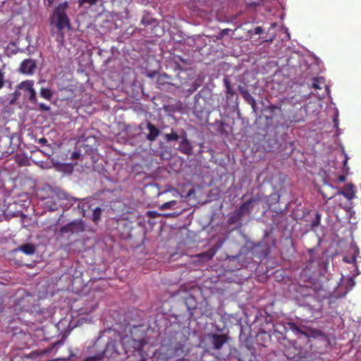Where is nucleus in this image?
I'll list each match as a JSON object with an SVG mask.
<instances>
[{
    "instance_id": "obj_1",
    "label": "nucleus",
    "mask_w": 361,
    "mask_h": 361,
    "mask_svg": "<svg viewBox=\"0 0 361 361\" xmlns=\"http://www.w3.org/2000/svg\"><path fill=\"white\" fill-rule=\"evenodd\" d=\"M69 4L67 1L59 4L53 10L51 15V22L55 24L59 32L65 29H71L70 19L67 15Z\"/></svg>"
},
{
    "instance_id": "obj_2",
    "label": "nucleus",
    "mask_w": 361,
    "mask_h": 361,
    "mask_svg": "<svg viewBox=\"0 0 361 361\" xmlns=\"http://www.w3.org/2000/svg\"><path fill=\"white\" fill-rule=\"evenodd\" d=\"M230 337L227 334H219L209 333L205 336V346L207 350L214 351L218 353L217 357H220L219 352L228 342ZM215 354V353H213Z\"/></svg>"
},
{
    "instance_id": "obj_3",
    "label": "nucleus",
    "mask_w": 361,
    "mask_h": 361,
    "mask_svg": "<svg viewBox=\"0 0 361 361\" xmlns=\"http://www.w3.org/2000/svg\"><path fill=\"white\" fill-rule=\"evenodd\" d=\"M104 360L116 361V358L121 355L118 343L116 339L109 338L103 349H99Z\"/></svg>"
},
{
    "instance_id": "obj_4",
    "label": "nucleus",
    "mask_w": 361,
    "mask_h": 361,
    "mask_svg": "<svg viewBox=\"0 0 361 361\" xmlns=\"http://www.w3.org/2000/svg\"><path fill=\"white\" fill-rule=\"evenodd\" d=\"M185 355V345L181 343H177L174 345L168 347L164 353L163 358L169 360L171 359L184 358Z\"/></svg>"
},
{
    "instance_id": "obj_5",
    "label": "nucleus",
    "mask_w": 361,
    "mask_h": 361,
    "mask_svg": "<svg viewBox=\"0 0 361 361\" xmlns=\"http://www.w3.org/2000/svg\"><path fill=\"white\" fill-rule=\"evenodd\" d=\"M85 231V225L82 220H74L62 226L59 233L61 235L67 233L79 234Z\"/></svg>"
},
{
    "instance_id": "obj_6",
    "label": "nucleus",
    "mask_w": 361,
    "mask_h": 361,
    "mask_svg": "<svg viewBox=\"0 0 361 361\" xmlns=\"http://www.w3.org/2000/svg\"><path fill=\"white\" fill-rule=\"evenodd\" d=\"M61 200H69V196L64 192H54L52 195L46 199L45 204L51 211L56 210Z\"/></svg>"
},
{
    "instance_id": "obj_7",
    "label": "nucleus",
    "mask_w": 361,
    "mask_h": 361,
    "mask_svg": "<svg viewBox=\"0 0 361 361\" xmlns=\"http://www.w3.org/2000/svg\"><path fill=\"white\" fill-rule=\"evenodd\" d=\"M18 88L22 90L24 92L28 93V100L32 104L37 103V94L34 89V81L31 80H27L21 82L18 85Z\"/></svg>"
},
{
    "instance_id": "obj_8",
    "label": "nucleus",
    "mask_w": 361,
    "mask_h": 361,
    "mask_svg": "<svg viewBox=\"0 0 361 361\" xmlns=\"http://www.w3.org/2000/svg\"><path fill=\"white\" fill-rule=\"evenodd\" d=\"M36 68V63L35 60L31 59H27L23 60L20 66V71L21 73L24 74L31 75L34 73L35 69Z\"/></svg>"
},
{
    "instance_id": "obj_9",
    "label": "nucleus",
    "mask_w": 361,
    "mask_h": 361,
    "mask_svg": "<svg viewBox=\"0 0 361 361\" xmlns=\"http://www.w3.org/2000/svg\"><path fill=\"white\" fill-rule=\"evenodd\" d=\"M139 331L140 326H134L130 331L131 336H126L123 337L121 340V343L124 345L126 343H128L131 338L134 341H141L143 339L144 335L143 333H141L140 335H137Z\"/></svg>"
},
{
    "instance_id": "obj_10",
    "label": "nucleus",
    "mask_w": 361,
    "mask_h": 361,
    "mask_svg": "<svg viewBox=\"0 0 361 361\" xmlns=\"http://www.w3.org/2000/svg\"><path fill=\"white\" fill-rule=\"evenodd\" d=\"M338 194L342 195L348 200H352L355 197V188L352 183L346 184Z\"/></svg>"
},
{
    "instance_id": "obj_11",
    "label": "nucleus",
    "mask_w": 361,
    "mask_h": 361,
    "mask_svg": "<svg viewBox=\"0 0 361 361\" xmlns=\"http://www.w3.org/2000/svg\"><path fill=\"white\" fill-rule=\"evenodd\" d=\"M178 149L184 154L190 155L192 153V147L187 138V135L185 133L184 136L182 137V140L180 142Z\"/></svg>"
},
{
    "instance_id": "obj_12",
    "label": "nucleus",
    "mask_w": 361,
    "mask_h": 361,
    "mask_svg": "<svg viewBox=\"0 0 361 361\" xmlns=\"http://www.w3.org/2000/svg\"><path fill=\"white\" fill-rule=\"evenodd\" d=\"M289 329L295 333V335H303L306 337H309L310 330L305 326H299L294 322L288 323Z\"/></svg>"
},
{
    "instance_id": "obj_13",
    "label": "nucleus",
    "mask_w": 361,
    "mask_h": 361,
    "mask_svg": "<svg viewBox=\"0 0 361 361\" xmlns=\"http://www.w3.org/2000/svg\"><path fill=\"white\" fill-rule=\"evenodd\" d=\"M92 352L95 353L94 355L85 357L82 361H106L104 360L99 350V341H97L92 347Z\"/></svg>"
},
{
    "instance_id": "obj_14",
    "label": "nucleus",
    "mask_w": 361,
    "mask_h": 361,
    "mask_svg": "<svg viewBox=\"0 0 361 361\" xmlns=\"http://www.w3.org/2000/svg\"><path fill=\"white\" fill-rule=\"evenodd\" d=\"M147 129L149 133L146 135V138L150 141H154L160 134V130L152 123H147Z\"/></svg>"
},
{
    "instance_id": "obj_15",
    "label": "nucleus",
    "mask_w": 361,
    "mask_h": 361,
    "mask_svg": "<svg viewBox=\"0 0 361 361\" xmlns=\"http://www.w3.org/2000/svg\"><path fill=\"white\" fill-rule=\"evenodd\" d=\"M255 201V198H251L244 202L238 209V216H242L245 214H250L252 209V204Z\"/></svg>"
},
{
    "instance_id": "obj_16",
    "label": "nucleus",
    "mask_w": 361,
    "mask_h": 361,
    "mask_svg": "<svg viewBox=\"0 0 361 361\" xmlns=\"http://www.w3.org/2000/svg\"><path fill=\"white\" fill-rule=\"evenodd\" d=\"M185 304L188 311L190 312V314H193L192 311L195 310L197 305V302L195 297L192 295H188L185 298Z\"/></svg>"
},
{
    "instance_id": "obj_17",
    "label": "nucleus",
    "mask_w": 361,
    "mask_h": 361,
    "mask_svg": "<svg viewBox=\"0 0 361 361\" xmlns=\"http://www.w3.org/2000/svg\"><path fill=\"white\" fill-rule=\"evenodd\" d=\"M20 251L27 255H32L35 252V247L33 244L31 243H25L20 246H19L16 251Z\"/></svg>"
},
{
    "instance_id": "obj_18",
    "label": "nucleus",
    "mask_w": 361,
    "mask_h": 361,
    "mask_svg": "<svg viewBox=\"0 0 361 361\" xmlns=\"http://www.w3.org/2000/svg\"><path fill=\"white\" fill-rule=\"evenodd\" d=\"M242 97L245 99V101L249 104L254 112H256L257 110V102L255 98L250 94L248 90L246 92H243Z\"/></svg>"
},
{
    "instance_id": "obj_19",
    "label": "nucleus",
    "mask_w": 361,
    "mask_h": 361,
    "mask_svg": "<svg viewBox=\"0 0 361 361\" xmlns=\"http://www.w3.org/2000/svg\"><path fill=\"white\" fill-rule=\"evenodd\" d=\"M98 307V304L96 302H91L90 304H86L84 307L80 309V312L82 314H90L94 311Z\"/></svg>"
},
{
    "instance_id": "obj_20",
    "label": "nucleus",
    "mask_w": 361,
    "mask_h": 361,
    "mask_svg": "<svg viewBox=\"0 0 361 361\" xmlns=\"http://www.w3.org/2000/svg\"><path fill=\"white\" fill-rule=\"evenodd\" d=\"M224 84L226 88V94L233 97L235 94V92L231 87V82L227 78H224Z\"/></svg>"
},
{
    "instance_id": "obj_21",
    "label": "nucleus",
    "mask_w": 361,
    "mask_h": 361,
    "mask_svg": "<svg viewBox=\"0 0 361 361\" xmlns=\"http://www.w3.org/2000/svg\"><path fill=\"white\" fill-rule=\"evenodd\" d=\"M39 94H40V97H42V98L47 99V100H50L51 99V97H53V92H51V90L50 89L46 88V87H42L40 89Z\"/></svg>"
},
{
    "instance_id": "obj_22",
    "label": "nucleus",
    "mask_w": 361,
    "mask_h": 361,
    "mask_svg": "<svg viewBox=\"0 0 361 361\" xmlns=\"http://www.w3.org/2000/svg\"><path fill=\"white\" fill-rule=\"evenodd\" d=\"M180 137L173 129L171 130L170 133H166L165 135V140L166 142L178 141L180 139Z\"/></svg>"
},
{
    "instance_id": "obj_23",
    "label": "nucleus",
    "mask_w": 361,
    "mask_h": 361,
    "mask_svg": "<svg viewBox=\"0 0 361 361\" xmlns=\"http://www.w3.org/2000/svg\"><path fill=\"white\" fill-rule=\"evenodd\" d=\"M102 216V209L100 207H97L93 210L92 214V221L97 224V222L100 220Z\"/></svg>"
},
{
    "instance_id": "obj_24",
    "label": "nucleus",
    "mask_w": 361,
    "mask_h": 361,
    "mask_svg": "<svg viewBox=\"0 0 361 361\" xmlns=\"http://www.w3.org/2000/svg\"><path fill=\"white\" fill-rule=\"evenodd\" d=\"M324 83V78H314L313 79V82L312 84V88L315 90H321V84Z\"/></svg>"
},
{
    "instance_id": "obj_25",
    "label": "nucleus",
    "mask_w": 361,
    "mask_h": 361,
    "mask_svg": "<svg viewBox=\"0 0 361 361\" xmlns=\"http://www.w3.org/2000/svg\"><path fill=\"white\" fill-rule=\"evenodd\" d=\"M101 0H78L79 7L84 6L85 4L93 6L97 4Z\"/></svg>"
},
{
    "instance_id": "obj_26",
    "label": "nucleus",
    "mask_w": 361,
    "mask_h": 361,
    "mask_svg": "<svg viewBox=\"0 0 361 361\" xmlns=\"http://www.w3.org/2000/svg\"><path fill=\"white\" fill-rule=\"evenodd\" d=\"M177 204V201L171 200L162 204L160 206L161 209H169L174 207Z\"/></svg>"
},
{
    "instance_id": "obj_27",
    "label": "nucleus",
    "mask_w": 361,
    "mask_h": 361,
    "mask_svg": "<svg viewBox=\"0 0 361 361\" xmlns=\"http://www.w3.org/2000/svg\"><path fill=\"white\" fill-rule=\"evenodd\" d=\"M321 218L322 215L319 212H317L314 219L311 222V226L312 228L318 226L320 224Z\"/></svg>"
},
{
    "instance_id": "obj_28",
    "label": "nucleus",
    "mask_w": 361,
    "mask_h": 361,
    "mask_svg": "<svg viewBox=\"0 0 361 361\" xmlns=\"http://www.w3.org/2000/svg\"><path fill=\"white\" fill-rule=\"evenodd\" d=\"M171 76L168 75L166 73H162L159 75L158 80H163L164 83L166 84H172L171 82Z\"/></svg>"
},
{
    "instance_id": "obj_29",
    "label": "nucleus",
    "mask_w": 361,
    "mask_h": 361,
    "mask_svg": "<svg viewBox=\"0 0 361 361\" xmlns=\"http://www.w3.org/2000/svg\"><path fill=\"white\" fill-rule=\"evenodd\" d=\"M215 255V251L213 249H211L207 252H204L201 254V256L205 257L207 259H211Z\"/></svg>"
},
{
    "instance_id": "obj_30",
    "label": "nucleus",
    "mask_w": 361,
    "mask_h": 361,
    "mask_svg": "<svg viewBox=\"0 0 361 361\" xmlns=\"http://www.w3.org/2000/svg\"><path fill=\"white\" fill-rule=\"evenodd\" d=\"M79 209L81 210L83 216H85V213L86 210L89 208V205L87 203H79L78 205Z\"/></svg>"
},
{
    "instance_id": "obj_31",
    "label": "nucleus",
    "mask_w": 361,
    "mask_h": 361,
    "mask_svg": "<svg viewBox=\"0 0 361 361\" xmlns=\"http://www.w3.org/2000/svg\"><path fill=\"white\" fill-rule=\"evenodd\" d=\"M141 23L143 25H148L151 24V19H149V16H143L141 20Z\"/></svg>"
},
{
    "instance_id": "obj_32",
    "label": "nucleus",
    "mask_w": 361,
    "mask_h": 361,
    "mask_svg": "<svg viewBox=\"0 0 361 361\" xmlns=\"http://www.w3.org/2000/svg\"><path fill=\"white\" fill-rule=\"evenodd\" d=\"M39 109L41 110V111H48L50 110V107L49 106L44 104V103H40L39 104Z\"/></svg>"
},
{
    "instance_id": "obj_33",
    "label": "nucleus",
    "mask_w": 361,
    "mask_h": 361,
    "mask_svg": "<svg viewBox=\"0 0 361 361\" xmlns=\"http://www.w3.org/2000/svg\"><path fill=\"white\" fill-rule=\"evenodd\" d=\"M276 109L281 110V106H277L274 104H271L268 106V110L271 114H273Z\"/></svg>"
},
{
    "instance_id": "obj_34",
    "label": "nucleus",
    "mask_w": 361,
    "mask_h": 361,
    "mask_svg": "<svg viewBox=\"0 0 361 361\" xmlns=\"http://www.w3.org/2000/svg\"><path fill=\"white\" fill-rule=\"evenodd\" d=\"M4 85V73L0 71V89L3 87Z\"/></svg>"
},
{
    "instance_id": "obj_35",
    "label": "nucleus",
    "mask_w": 361,
    "mask_h": 361,
    "mask_svg": "<svg viewBox=\"0 0 361 361\" xmlns=\"http://www.w3.org/2000/svg\"><path fill=\"white\" fill-rule=\"evenodd\" d=\"M238 90L241 95L243 94V92H246L247 91V90L245 88V87L242 86V85H239L238 87Z\"/></svg>"
},
{
    "instance_id": "obj_36",
    "label": "nucleus",
    "mask_w": 361,
    "mask_h": 361,
    "mask_svg": "<svg viewBox=\"0 0 361 361\" xmlns=\"http://www.w3.org/2000/svg\"><path fill=\"white\" fill-rule=\"evenodd\" d=\"M38 143L42 145H47L48 143V141L46 138L42 137L38 140Z\"/></svg>"
},
{
    "instance_id": "obj_37",
    "label": "nucleus",
    "mask_w": 361,
    "mask_h": 361,
    "mask_svg": "<svg viewBox=\"0 0 361 361\" xmlns=\"http://www.w3.org/2000/svg\"><path fill=\"white\" fill-rule=\"evenodd\" d=\"M56 0H45V4L47 6L50 7L53 5Z\"/></svg>"
},
{
    "instance_id": "obj_38",
    "label": "nucleus",
    "mask_w": 361,
    "mask_h": 361,
    "mask_svg": "<svg viewBox=\"0 0 361 361\" xmlns=\"http://www.w3.org/2000/svg\"><path fill=\"white\" fill-rule=\"evenodd\" d=\"M348 159V158L347 157V154H345V159L343 160V169H345V168H346Z\"/></svg>"
},
{
    "instance_id": "obj_39",
    "label": "nucleus",
    "mask_w": 361,
    "mask_h": 361,
    "mask_svg": "<svg viewBox=\"0 0 361 361\" xmlns=\"http://www.w3.org/2000/svg\"><path fill=\"white\" fill-rule=\"evenodd\" d=\"M256 34H260L262 32V28L261 27H257L255 28V32Z\"/></svg>"
},
{
    "instance_id": "obj_40",
    "label": "nucleus",
    "mask_w": 361,
    "mask_h": 361,
    "mask_svg": "<svg viewBox=\"0 0 361 361\" xmlns=\"http://www.w3.org/2000/svg\"><path fill=\"white\" fill-rule=\"evenodd\" d=\"M338 179L340 181H344L345 180V177L343 176H340Z\"/></svg>"
},
{
    "instance_id": "obj_41",
    "label": "nucleus",
    "mask_w": 361,
    "mask_h": 361,
    "mask_svg": "<svg viewBox=\"0 0 361 361\" xmlns=\"http://www.w3.org/2000/svg\"><path fill=\"white\" fill-rule=\"evenodd\" d=\"M59 343H61V342H60V341H57V342H56V343H53V344H52V348H55V347H56L58 344H59Z\"/></svg>"
},
{
    "instance_id": "obj_42",
    "label": "nucleus",
    "mask_w": 361,
    "mask_h": 361,
    "mask_svg": "<svg viewBox=\"0 0 361 361\" xmlns=\"http://www.w3.org/2000/svg\"><path fill=\"white\" fill-rule=\"evenodd\" d=\"M14 94H15V97H17L18 96H19V95H20V92H18V91H16V92H14Z\"/></svg>"
},
{
    "instance_id": "obj_43",
    "label": "nucleus",
    "mask_w": 361,
    "mask_h": 361,
    "mask_svg": "<svg viewBox=\"0 0 361 361\" xmlns=\"http://www.w3.org/2000/svg\"><path fill=\"white\" fill-rule=\"evenodd\" d=\"M175 361H184V358L176 359Z\"/></svg>"
},
{
    "instance_id": "obj_44",
    "label": "nucleus",
    "mask_w": 361,
    "mask_h": 361,
    "mask_svg": "<svg viewBox=\"0 0 361 361\" xmlns=\"http://www.w3.org/2000/svg\"><path fill=\"white\" fill-rule=\"evenodd\" d=\"M227 31H228V30H224L222 31V32H223L224 34H226V33H227Z\"/></svg>"
},
{
    "instance_id": "obj_45",
    "label": "nucleus",
    "mask_w": 361,
    "mask_h": 361,
    "mask_svg": "<svg viewBox=\"0 0 361 361\" xmlns=\"http://www.w3.org/2000/svg\"><path fill=\"white\" fill-rule=\"evenodd\" d=\"M71 199H72L74 202H77V201H78V199H76V198L71 197Z\"/></svg>"
},
{
    "instance_id": "obj_46",
    "label": "nucleus",
    "mask_w": 361,
    "mask_h": 361,
    "mask_svg": "<svg viewBox=\"0 0 361 361\" xmlns=\"http://www.w3.org/2000/svg\"><path fill=\"white\" fill-rule=\"evenodd\" d=\"M23 309H24L25 311H28V307H26L25 306H23Z\"/></svg>"
}]
</instances>
